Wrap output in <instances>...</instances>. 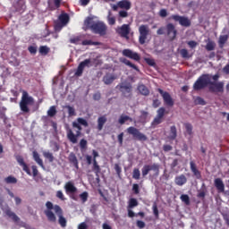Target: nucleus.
Wrapping results in <instances>:
<instances>
[{
	"label": "nucleus",
	"instance_id": "obj_1",
	"mask_svg": "<svg viewBox=\"0 0 229 229\" xmlns=\"http://www.w3.org/2000/svg\"><path fill=\"white\" fill-rule=\"evenodd\" d=\"M47 210H45V215L47 216L48 221L51 223H55L56 221V216L59 217V225L62 228H65L67 226V220L64 217V212L62 211V208L58 205H53V202L47 201L46 203ZM53 210L55 213H53ZM56 214V216H55Z\"/></svg>",
	"mask_w": 229,
	"mask_h": 229
},
{
	"label": "nucleus",
	"instance_id": "obj_2",
	"mask_svg": "<svg viewBox=\"0 0 229 229\" xmlns=\"http://www.w3.org/2000/svg\"><path fill=\"white\" fill-rule=\"evenodd\" d=\"M81 126L87 128L89 126V122H87L84 118H77L76 121L72 122V128H77L76 134L72 131V129L67 127L66 128V137L68 140L72 142V144H78V137L81 135Z\"/></svg>",
	"mask_w": 229,
	"mask_h": 229
},
{
	"label": "nucleus",
	"instance_id": "obj_3",
	"mask_svg": "<svg viewBox=\"0 0 229 229\" xmlns=\"http://www.w3.org/2000/svg\"><path fill=\"white\" fill-rule=\"evenodd\" d=\"M94 19H98L96 16L89 17L84 21V26L89 30H91L93 33H97L98 35H106V25L100 21H94Z\"/></svg>",
	"mask_w": 229,
	"mask_h": 229
},
{
	"label": "nucleus",
	"instance_id": "obj_4",
	"mask_svg": "<svg viewBox=\"0 0 229 229\" xmlns=\"http://www.w3.org/2000/svg\"><path fill=\"white\" fill-rule=\"evenodd\" d=\"M35 105V99L33 97L30 96L27 91H22L21 99L20 101V109L23 114L30 113V106Z\"/></svg>",
	"mask_w": 229,
	"mask_h": 229
},
{
	"label": "nucleus",
	"instance_id": "obj_5",
	"mask_svg": "<svg viewBox=\"0 0 229 229\" xmlns=\"http://www.w3.org/2000/svg\"><path fill=\"white\" fill-rule=\"evenodd\" d=\"M211 80H212V75H209V74L201 75L193 84V89L202 90V89H205V87H208Z\"/></svg>",
	"mask_w": 229,
	"mask_h": 229
},
{
	"label": "nucleus",
	"instance_id": "obj_6",
	"mask_svg": "<svg viewBox=\"0 0 229 229\" xmlns=\"http://www.w3.org/2000/svg\"><path fill=\"white\" fill-rule=\"evenodd\" d=\"M92 65H98V58H88L81 62L75 72L76 76H81L85 68L89 69Z\"/></svg>",
	"mask_w": 229,
	"mask_h": 229
},
{
	"label": "nucleus",
	"instance_id": "obj_7",
	"mask_svg": "<svg viewBox=\"0 0 229 229\" xmlns=\"http://www.w3.org/2000/svg\"><path fill=\"white\" fill-rule=\"evenodd\" d=\"M126 131L129 135H131L135 140H140V142H146V140H148V136L133 126L127 128Z\"/></svg>",
	"mask_w": 229,
	"mask_h": 229
},
{
	"label": "nucleus",
	"instance_id": "obj_8",
	"mask_svg": "<svg viewBox=\"0 0 229 229\" xmlns=\"http://www.w3.org/2000/svg\"><path fill=\"white\" fill-rule=\"evenodd\" d=\"M139 42L141 46L146 44V40H148V36L149 35V26L148 25H140L139 27Z\"/></svg>",
	"mask_w": 229,
	"mask_h": 229
},
{
	"label": "nucleus",
	"instance_id": "obj_9",
	"mask_svg": "<svg viewBox=\"0 0 229 229\" xmlns=\"http://www.w3.org/2000/svg\"><path fill=\"white\" fill-rule=\"evenodd\" d=\"M170 19H173L174 21H175V22H179L181 26H184L185 28H189V26H191V21L185 16L174 14L170 17Z\"/></svg>",
	"mask_w": 229,
	"mask_h": 229
},
{
	"label": "nucleus",
	"instance_id": "obj_10",
	"mask_svg": "<svg viewBox=\"0 0 229 229\" xmlns=\"http://www.w3.org/2000/svg\"><path fill=\"white\" fill-rule=\"evenodd\" d=\"M164 115H165V108L160 107L157 110V114L151 123V126H158L164 121Z\"/></svg>",
	"mask_w": 229,
	"mask_h": 229
},
{
	"label": "nucleus",
	"instance_id": "obj_11",
	"mask_svg": "<svg viewBox=\"0 0 229 229\" xmlns=\"http://www.w3.org/2000/svg\"><path fill=\"white\" fill-rule=\"evenodd\" d=\"M224 82H211L209 83V92H224Z\"/></svg>",
	"mask_w": 229,
	"mask_h": 229
},
{
	"label": "nucleus",
	"instance_id": "obj_12",
	"mask_svg": "<svg viewBox=\"0 0 229 229\" xmlns=\"http://www.w3.org/2000/svg\"><path fill=\"white\" fill-rule=\"evenodd\" d=\"M122 55L127 58H131V60H135L136 62L140 60V55L137 52H133L131 49H123Z\"/></svg>",
	"mask_w": 229,
	"mask_h": 229
},
{
	"label": "nucleus",
	"instance_id": "obj_13",
	"mask_svg": "<svg viewBox=\"0 0 229 229\" xmlns=\"http://www.w3.org/2000/svg\"><path fill=\"white\" fill-rule=\"evenodd\" d=\"M157 91L159 92V94H161L165 105H167L168 106H173L174 105V101L173 100V98H171V95L168 92H165L161 89H158Z\"/></svg>",
	"mask_w": 229,
	"mask_h": 229
},
{
	"label": "nucleus",
	"instance_id": "obj_14",
	"mask_svg": "<svg viewBox=\"0 0 229 229\" xmlns=\"http://www.w3.org/2000/svg\"><path fill=\"white\" fill-rule=\"evenodd\" d=\"M64 191L66 194H76L78 192V188H76L72 181H69L64 184Z\"/></svg>",
	"mask_w": 229,
	"mask_h": 229
},
{
	"label": "nucleus",
	"instance_id": "obj_15",
	"mask_svg": "<svg viewBox=\"0 0 229 229\" xmlns=\"http://www.w3.org/2000/svg\"><path fill=\"white\" fill-rule=\"evenodd\" d=\"M117 33L121 35V37H123L124 38H128V35H130V25L123 24L121 27H118L116 29Z\"/></svg>",
	"mask_w": 229,
	"mask_h": 229
},
{
	"label": "nucleus",
	"instance_id": "obj_16",
	"mask_svg": "<svg viewBox=\"0 0 229 229\" xmlns=\"http://www.w3.org/2000/svg\"><path fill=\"white\" fill-rule=\"evenodd\" d=\"M166 33L171 40H174L176 38V34L178 33L176 28L173 23H168L166 25Z\"/></svg>",
	"mask_w": 229,
	"mask_h": 229
},
{
	"label": "nucleus",
	"instance_id": "obj_17",
	"mask_svg": "<svg viewBox=\"0 0 229 229\" xmlns=\"http://www.w3.org/2000/svg\"><path fill=\"white\" fill-rule=\"evenodd\" d=\"M16 160H17L19 165H21V167H22L23 171H25V173H27V174H29V176H31V171H30V167H28V165L26 164V162H24V158H22V157H21V156H17Z\"/></svg>",
	"mask_w": 229,
	"mask_h": 229
},
{
	"label": "nucleus",
	"instance_id": "obj_18",
	"mask_svg": "<svg viewBox=\"0 0 229 229\" xmlns=\"http://www.w3.org/2000/svg\"><path fill=\"white\" fill-rule=\"evenodd\" d=\"M115 80H117V76H115V74L114 73H106L103 77V82L105 83V85H111V83H114Z\"/></svg>",
	"mask_w": 229,
	"mask_h": 229
},
{
	"label": "nucleus",
	"instance_id": "obj_19",
	"mask_svg": "<svg viewBox=\"0 0 229 229\" xmlns=\"http://www.w3.org/2000/svg\"><path fill=\"white\" fill-rule=\"evenodd\" d=\"M214 184L218 192H225V182L221 178L215 179Z\"/></svg>",
	"mask_w": 229,
	"mask_h": 229
},
{
	"label": "nucleus",
	"instance_id": "obj_20",
	"mask_svg": "<svg viewBox=\"0 0 229 229\" xmlns=\"http://www.w3.org/2000/svg\"><path fill=\"white\" fill-rule=\"evenodd\" d=\"M190 167H191V173H193L194 176H196V178L198 180H200L201 178V173L199 172V170H198V168L196 167V163H194V161H191L190 162Z\"/></svg>",
	"mask_w": 229,
	"mask_h": 229
},
{
	"label": "nucleus",
	"instance_id": "obj_21",
	"mask_svg": "<svg viewBox=\"0 0 229 229\" xmlns=\"http://www.w3.org/2000/svg\"><path fill=\"white\" fill-rule=\"evenodd\" d=\"M174 182L176 185L182 187L187 183V177L184 174H181L175 177Z\"/></svg>",
	"mask_w": 229,
	"mask_h": 229
},
{
	"label": "nucleus",
	"instance_id": "obj_22",
	"mask_svg": "<svg viewBox=\"0 0 229 229\" xmlns=\"http://www.w3.org/2000/svg\"><path fill=\"white\" fill-rule=\"evenodd\" d=\"M33 158L35 162L42 168L46 169V166L44 165V161H42V158H40V155L37 151L32 152Z\"/></svg>",
	"mask_w": 229,
	"mask_h": 229
},
{
	"label": "nucleus",
	"instance_id": "obj_23",
	"mask_svg": "<svg viewBox=\"0 0 229 229\" xmlns=\"http://www.w3.org/2000/svg\"><path fill=\"white\" fill-rule=\"evenodd\" d=\"M68 160L70 162V164H72V165L75 166V169H80L79 166V163H78V157H76V154L75 153H70L69 157H68Z\"/></svg>",
	"mask_w": 229,
	"mask_h": 229
},
{
	"label": "nucleus",
	"instance_id": "obj_24",
	"mask_svg": "<svg viewBox=\"0 0 229 229\" xmlns=\"http://www.w3.org/2000/svg\"><path fill=\"white\" fill-rule=\"evenodd\" d=\"M121 91L125 97L130 96L131 94V84H122Z\"/></svg>",
	"mask_w": 229,
	"mask_h": 229
},
{
	"label": "nucleus",
	"instance_id": "obj_25",
	"mask_svg": "<svg viewBox=\"0 0 229 229\" xmlns=\"http://www.w3.org/2000/svg\"><path fill=\"white\" fill-rule=\"evenodd\" d=\"M118 6L123 10H130L131 8V3L128 0H122L118 2Z\"/></svg>",
	"mask_w": 229,
	"mask_h": 229
},
{
	"label": "nucleus",
	"instance_id": "obj_26",
	"mask_svg": "<svg viewBox=\"0 0 229 229\" xmlns=\"http://www.w3.org/2000/svg\"><path fill=\"white\" fill-rule=\"evenodd\" d=\"M138 90H139L140 94H142V96L149 95V89L144 84H139Z\"/></svg>",
	"mask_w": 229,
	"mask_h": 229
},
{
	"label": "nucleus",
	"instance_id": "obj_27",
	"mask_svg": "<svg viewBox=\"0 0 229 229\" xmlns=\"http://www.w3.org/2000/svg\"><path fill=\"white\" fill-rule=\"evenodd\" d=\"M105 123H106V116H100L98 119V129L99 131L103 130V126H105Z\"/></svg>",
	"mask_w": 229,
	"mask_h": 229
},
{
	"label": "nucleus",
	"instance_id": "obj_28",
	"mask_svg": "<svg viewBox=\"0 0 229 229\" xmlns=\"http://www.w3.org/2000/svg\"><path fill=\"white\" fill-rule=\"evenodd\" d=\"M121 62L125 65H127L128 67H131V69H134V71H139V68L137 67V65L133 64L131 62H130V60L126 58H123L121 59Z\"/></svg>",
	"mask_w": 229,
	"mask_h": 229
},
{
	"label": "nucleus",
	"instance_id": "obj_29",
	"mask_svg": "<svg viewBox=\"0 0 229 229\" xmlns=\"http://www.w3.org/2000/svg\"><path fill=\"white\" fill-rule=\"evenodd\" d=\"M4 213L6 214V216L11 217L13 221H14L15 223L19 221V216H17V215H15V213L12 212L10 209H4Z\"/></svg>",
	"mask_w": 229,
	"mask_h": 229
},
{
	"label": "nucleus",
	"instance_id": "obj_30",
	"mask_svg": "<svg viewBox=\"0 0 229 229\" xmlns=\"http://www.w3.org/2000/svg\"><path fill=\"white\" fill-rule=\"evenodd\" d=\"M82 38H83L82 36H76V37L70 38V42H71V44H75L77 46H80V45H81Z\"/></svg>",
	"mask_w": 229,
	"mask_h": 229
},
{
	"label": "nucleus",
	"instance_id": "obj_31",
	"mask_svg": "<svg viewBox=\"0 0 229 229\" xmlns=\"http://www.w3.org/2000/svg\"><path fill=\"white\" fill-rule=\"evenodd\" d=\"M59 21L63 26H65L69 22V14L63 13L59 16Z\"/></svg>",
	"mask_w": 229,
	"mask_h": 229
},
{
	"label": "nucleus",
	"instance_id": "obj_32",
	"mask_svg": "<svg viewBox=\"0 0 229 229\" xmlns=\"http://www.w3.org/2000/svg\"><path fill=\"white\" fill-rule=\"evenodd\" d=\"M135 207H139V201L137 199H130L128 201L127 208H135Z\"/></svg>",
	"mask_w": 229,
	"mask_h": 229
},
{
	"label": "nucleus",
	"instance_id": "obj_33",
	"mask_svg": "<svg viewBox=\"0 0 229 229\" xmlns=\"http://www.w3.org/2000/svg\"><path fill=\"white\" fill-rule=\"evenodd\" d=\"M177 137V131H176V126H171L170 127V135H169V139L170 140H174V139H176Z\"/></svg>",
	"mask_w": 229,
	"mask_h": 229
},
{
	"label": "nucleus",
	"instance_id": "obj_34",
	"mask_svg": "<svg viewBox=\"0 0 229 229\" xmlns=\"http://www.w3.org/2000/svg\"><path fill=\"white\" fill-rule=\"evenodd\" d=\"M43 157L48 160V162H54L55 161V156H53V153L49 151H43Z\"/></svg>",
	"mask_w": 229,
	"mask_h": 229
},
{
	"label": "nucleus",
	"instance_id": "obj_35",
	"mask_svg": "<svg viewBox=\"0 0 229 229\" xmlns=\"http://www.w3.org/2000/svg\"><path fill=\"white\" fill-rule=\"evenodd\" d=\"M207 51H214L216 49V43L210 39H208L206 45Z\"/></svg>",
	"mask_w": 229,
	"mask_h": 229
},
{
	"label": "nucleus",
	"instance_id": "obj_36",
	"mask_svg": "<svg viewBox=\"0 0 229 229\" xmlns=\"http://www.w3.org/2000/svg\"><path fill=\"white\" fill-rule=\"evenodd\" d=\"M92 170L96 174H99V173H101V168L99 167V165L98 164V160L96 159L93 161Z\"/></svg>",
	"mask_w": 229,
	"mask_h": 229
},
{
	"label": "nucleus",
	"instance_id": "obj_37",
	"mask_svg": "<svg viewBox=\"0 0 229 229\" xmlns=\"http://www.w3.org/2000/svg\"><path fill=\"white\" fill-rule=\"evenodd\" d=\"M107 22L110 26H114V24H115V17L112 16L111 11L108 12Z\"/></svg>",
	"mask_w": 229,
	"mask_h": 229
},
{
	"label": "nucleus",
	"instance_id": "obj_38",
	"mask_svg": "<svg viewBox=\"0 0 229 229\" xmlns=\"http://www.w3.org/2000/svg\"><path fill=\"white\" fill-rule=\"evenodd\" d=\"M181 201L184 203L185 205H191V199L189 198V195L187 194H182L180 197Z\"/></svg>",
	"mask_w": 229,
	"mask_h": 229
},
{
	"label": "nucleus",
	"instance_id": "obj_39",
	"mask_svg": "<svg viewBox=\"0 0 229 229\" xmlns=\"http://www.w3.org/2000/svg\"><path fill=\"white\" fill-rule=\"evenodd\" d=\"M126 121H133V119L130 118V116H128V115L122 114L118 120V123H119V124H124V123Z\"/></svg>",
	"mask_w": 229,
	"mask_h": 229
},
{
	"label": "nucleus",
	"instance_id": "obj_40",
	"mask_svg": "<svg viewBox=\"0 0 229 229\" xmlns=\"http://www.w3.org/2000/svg\"><path fill=\"white\" fill-rule=\"evenodd\" d=\"M149 171H151L150 165H145L141 169L142 176H148V174H149Z\"/></svg>",
	"mask_w": 229,
	"mask_h": 229
},
{
	"label": "nucleus",
	"instance_id": "obj_41",
	"mask_svg": "<svg viewBox=\"0 0 229 229\" xmlns=\"http://www.w3.org/2000/svg\"><path fill=\"white\" fill-rule=\"evenodd\" d=\"M47 115L49 117H55L56 115V107L55 106H52L48 111H47Z\"/></svg>",
	"mask_w": 229,
	"mask_h": 229
},
{
	"label": "nucleus",
	"instance_id": "obj_42",
	"mask_svg": "<svg viewBox=\"0 0 229 229\" xmlns=\"http://www.w3.org/2000/svg\"><path fill=\"white\" fill-rule=\"evenodd\" d=\"M81 46H98V45H99V43L86 39V40L81 41Z\"/></svg>",
	"mask_w": 229,
	"mask_h": 229
},
{
	"label": "nucleus",
	"instance_id": "obj_43",
	"mask_svg": "<svg viewBox=\"0 0 229 229\" xmlns=\"http://www.w3.org/2000/svg\"><path fill=\"white\" fill-rule=\"evenodd\" d=\"M180 55L182 58H191L192 55H189V51L185 48L181 49Z\"/></svg>",
	"mask_w": 229,
	"mask_h": 229
},
{
	"label": "nucleus",
	"instance_id": "obj_44",
	"mask_svg": "<svg viewBox=\"0 0 229 229\" xmlns=\"http://www.w3.org/2000/svg\"><path fill=\"white\" fill-rule=\"evenodd\" d=\"M132 178L134 180H140V170H139L138 168H134L132 172Z\"/></svg>",
	"mask_w": 229,
	"mask_h": 229
},
{
	"label": "nucleus",
	"instance_id": "obj_45",
	"mask_svg": "<svg viewBox=\"0 0 229 229\" xmlns=\"http://www.w3.org/2000/svg\"><path fill=\"white\" fill-rule=\"evenodd\" d=\"M49 51H50V49H49V47L47 46H41L39 47L40 55H47V53H49Z\"/></svg>",
	"mask_w": 229,
	"mask_h": 229
},
{
	"label": "nucleus",
	"instance_id": "obj_46",
	"mask_svg": "<svg viewBox=\"0 0 229 229\" xmlns=\"http://www.w3.org/2000/svg\"><path fill=\"white\" fill-rule=\"evenodd\" d=\"M79 196H80L82 203H87V200L89 199V192L83 191Z\"/></svg>",
	"mask_w": 229,
	"mask_h": 229
},
{
	"label": "nucleus",
	"instance_id": "obj_47",
	"mask_svg": "<svg viewBox=\"0 0 229 229\" xmlns=\"http://www.w3.org/2000/svg\"><path fill=\"white\" fill-rule=\"evenodd\" d=\"M66 108L68 110L69 117H72V116L76 115V110L74 109V107H72L71 106H66Z\"/></svg>",
	"mask_w": 229,
	"mask_h": 229
},
{
	"label": "nucleus",
	"instance_id": "obj_48",
	"mask_svg": "<svg viewBox=\"0 0 229 229\" xmlns=\"http://www.w3.org/2000/svg\"><path fill=\"white\" fill-rule=\"evenodd\" d=\"M4 182L7 183H17V178L10 175L4 179Z\"/></svg>",
	"mask_w": 229,
	"mask_h": 229
},
{
	"label": "nucleus",
	"instance_id": "obj_49",
	"mask_svg": "<svg viewBox=\"0 0 229 229\" xmlns=\"http://www.w3.org/2000/svg\"><path fill=\"white\" fill-rule=\"evenodd\" d=\"M159 170H160V165H159L153 164V165H150V171H154L157 174H158Z\"/></svg>",
	"mask_w": 229,
	"mask_h": 229
},
{
	"label": "nucleus",
	"instance_id": "obj_50",
	"mask_svg": "<svg viewBox=\"0 0 229 229\" xmlns=\"http://www.w3.org/2000/svg\"><path fill=\"white\" fill-rule=\"evenodd\" d=\"M188 135H192V125L191 123L184 124Z\"/></svg>",
	"mask_w": 229,
	"mask_h": 229
},
{
	"label": "nucleus",
	"instance_id": "obj_51",
	"mask_svg": "<svg viewBox=\"0 0 229 229\" xmlns=\"http://www.w3.org/2000/svg\"><path fill=\"white\" fill-rule=\"evenodd\" d=\"M227 40H228V36L227 35L220 36L219 44H221L223 46L224 44H226Z\"/></svg>",
	"mask_w": 229,
	"mask_h": 229
},
{
	"label": "nucleus",
	"instance_id": "obj_52",
	"mask_svg": "<svg viewBox=\"0 0 229 229\" xmlns=\"http://www.w3.org/2000/svg\"><path fill=\"white\" fill-rule=\"evenodd\" d=\"M152 210L155 217H158V207L157 206V202L153 204Z\"/></svg>",
	"mask_w": 229,
	"mask_h": 229
},
{
	"label": "nucleus",
	"instance_id": "obj_53",
	"mask_svg": "<svg viewBox=\"0 0 229 229\" xmlns=\"http://www.w3.org/2000/svg\"><path fill=\"white\" fill-rule=\"evenodd\" d=\"M85 158H86V162H87L88 165H92V162H94V157H92V156H90V155H86Z\"/></svg>",
	"mask_w": 229,
	"mask_h": 229
},
{
	"label": "nucleus",
	"instance_id": "obj_54",
	"mask_svg": "<svg viewBox=\"0 0 229 229\" xmlns=\"http://www.w3.org/2000/svg\"><path fill=\"white\" fill-rule=\"evenodd\" d=\"M56 198H58L62 201H65V197L64 196V192H62V191H57Z\"/></svg>",
	"mask_w": 229,
	"mask_h": 229
},
{
	"label": "nucleus",
	"instance_id": "obj_55",
	"mask_svg": "<svg viewBox=\"0 0 229 229\" xmlns=\"http://www.w3.org/2000/svg\"><path fill=\"white\" fill-rule=\"evenodd\" d=\"M80 148L81 149H85V148H87V140L85 139L81 140Z\"/></svg>",
	"mask_w": 229,
	"mask_h": 229
},
{
	"label": "nucleus",
	"instance_id": "obj_56",
	"mask_svg": "<svg viewBox=\"0 0 229 229\" xmlns=\"http://www.w3.org/2000/svg\"><path fill=\"white\" fill-rule=\"evenodd\" d=\"M187 44L191 47V49H194L198 46V42L193 41V40L188 41Z\"/></svg>",
	"mask_w": 229,
	"mask_h": 229
},
{
	"label": "nucleus",
	"instance_id": "obj_57",
	"mask_svg": "<svg viewBox=\"0 0 229 229\" xmlns=\"http://www.w3.org/2000/svg\"><path fill=\"white\" fill-rule=\"evenodd\" d=\"M195 103L197 105H205V100L199 97H198L196 99H195Z\"/></svg>",
	"mask_w": 229,
	"mask_h": 229
},
{
	"label": "nucleus",
	"instance_id": "obj_58",
	"mask_svg": "<svg viewBox=\"0 0 229 229\" xmlns=\"http://www.w3.org/2000/svg\"><path fill=\"white\" fill-rule=\"evenodd\" d=\"M136 225L138 226V228H144L146 226V223H144L143 221L141 220H138L136 222Z\"/></svg>",
	"mask_w": 229,
	"mask_h": 229
},
{
	"label": "nucleus",
	"instance_id": "obj_59",
	"mask_svg": "<svg viewBox=\"0 0 229 229\" xmlns=\"http://www.w3.org/2000/svg\"><path fill=\"white\" fill-rule=\"evenodd\" d=\"M159 15L161 16V17H167V10H165V9H161L160 11H159Z\"/></svg>",
	"mask_w": 229,
	"mask_h": 229
},
{
	"label": "nucleus",
	"instance_id": "obj_60",
	"mask_svg": "<svg viewBox=\"0 0 229 229\" xmlns=\"http://www.w3.org/2000/svg\"><path fill=\"white\" fill-rule=\"evenodd\" d=\"M132 191H133L134 194H139V192H140L139 184H133Z\"/></svg>",
	"mask_w": 229,
	"mask_h": 229
},
{
	"label": "nucleus",
	"instance_id": "obj_61",
	"mask_svg": "<svg viewBox=\"0 0 229 229\" xmlns=\"http://www.w3.org/2000/svg\"><path fill=\"white\" fill-rule=\"evenodd\" d=\"M223 217H224V221H225L226 223V225L229 226V214L228 213L224 214Z\"/></svg>",
	"mask_w": 229,
	"mask_h": 229
},
{
	"label": "nucleus",
	"instance_id": "obj_62",
	"mask_svg": "<svg viewBox=\"0 0 229 229\" xmlns=\"http://www.w3.org/2000/svg\"><path fill=\"white\" fill-rule=\"evenodd\" d=\"M119 17H122V18L128 17V12H126V11H120L119 12Z\"/></svg>",
	"mask_w": 229,
	"mask_h": 229
},
{
	"label": "nucleus",
	"instance_id": "obj_63",
	"mask_svg": "<svg viewBox=\"0 0 229 229\" xmlns=\"http://www.w3.org/2000/svg\"><path fill=\"white\" fill-rule=\"evenodd\" d=\"M29 51L31 53V55L37 54V47H29Z\"/></svg>",
	"mask_w": 229,
	"mask_h": 229
},
{
	"label": "nucleus",
	"instance_id": "obj_64",
	"mask_svg": "<svg viewBox=\"0 0 229 229\" xmlns=\"http://www.w3.org/2000/svg\"><path fill=\"white\" fill-rule=\"evenodd\" d=\"M78 229H87V223L82 222L79 225Z\"/></svg>",
	"mask_w": 229,
	"mask_h": 229
}]
</instances>
